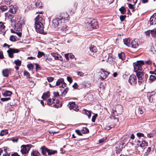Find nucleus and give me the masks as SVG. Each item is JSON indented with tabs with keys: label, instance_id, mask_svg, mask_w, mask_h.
<instances>
[{
	"label": "nucleus",
	"instance_id": "16",
	"mask_svg": "<svg viewBox=\"0 0 156 156\" xmlns=\"http://www.w3.org/2000/svg\"><path fill=\"white\" fill-rule=\"evenodd\" d=\"M51 55L54 57L55 59L59 60L61 61H62L63 60L62 58L61 55L56 53H51Z\"/></svg>",
	"mask_w": 156,
	"mask_h": 156
},
{
	"label": "nucleus",
	"instance_id": "58",
	"mask_svg": "<svg viewBox=\"0 0 156 156\" xmlns=\"http://www.w3.org/2000/svg\"><path fill=\"white\" fill-rule=\"evenodd\" d=\"M145 33L146 36H149L150 33L151 34V30H149L145 32Z\"/></svg>",
	"mask_w": 156,
	"mask_h": 156
},
{
	"label": "nucleus",
	"instance_id": "13",
	"mask_svg": "<svg viewBox=\"0 0 156 156\" xmlns=\"http://www.w3.org/2000/svg\"><path fill=\"white\" fill-rule=\"evenodd\" d=\"M69 108L70 109H73L74 110L77 111L79 109L77 105L74 102H70L69 103Z\"/></svg>",
	"mask_w": 156,
	"mask_h": 156
},
{
	"label": "nucleus",
	"instance_id": "12",
	"mask_svg": "<svg viewBox=\"0 0 156 156\" xmlns=\"http://www.w3.org/2000/svg\"><path fill=\"white\" fill-rule=\"evenodd\" d=\"M64 23H62L61 25V30L63 33L65 32L66 34L69 33V31L68 30L69 28Z\"/></svg>",
	"mask_w": 156,
	"mask_h": 156
},
{
	"label": "nucleus",
	"instance_id": "60",
	"mask_svg": "<svg viewBox=\"0 0 156 156\" xmlns=\"http://www.w3.org/2000/svg\"><path fill=\"white\" fill-rule=\"evenodd\" d=\"M147 136L149 138H151L152 137H153V134L151 133H148L147 134Z\"/></svg>",
	"mask_w": 156,
	"mask_h": 156
},
{
	"label": "nucleus",
	"instance_id": "64",
	"mask_svg": "<svg viewBox=\"0 0 156 156\" xmlns=\"http://www.w3.org/2000/svg\"><path fill=\"white\" fill-rule=\"evenodd\" d=\"M12 156H20V155L17 153H14L11 155Z\"/></svg>",
	"mask_w": 156,
	"mask_h": 156
},
{
	"label": "nucleus",
	"instance_id": "27",
	"mask_svg": "<svg viewBox=\"0 0 156 156\" xmlns=\"http://www.w3.org/2000/svg\"><path fill=\"white\" fill-rule=\"evenodd\" d=\"M155 72L156 73L154 75H151L150 76L149 80L151 81H153L156 79V69L155 70Z\"/></svg>",
	"mask_w": 156,
	"mask_h": 156
},
{
	"label": "nucleus",
	"instance_id": "45",
	"mask_svg": "<svg viewBox=\"0 0 156 156\" xmlns=\"http://www.w3.org/2000/svg\"><path fill=\"white\" fill-rule=\"evenodd\" d=\"M145 111V110L143 107L139 108V111L140 113L141 114L144 113Z\"/></svg>",
	"mask_w": 156,
	"mask_h": 156
},
{
	"label": "nucleus",
	"instance_id": "57",
	"mask_svg": "<svg viewBox=\"0 0 156 156\" xmlns=\"http://www.w3.org/2000/svg\"><path fill=\"white\" fill-rule=\"evenodd\" d=\"M77 75L80 76H83L84 73L82 72H78L77 73Z\"/></svg>",
	"mask_w": 156,
	"mask_h": 156
},
{
	"label": "nucleus",
	"instance_id": "55",
	"mask_svg": "<svg viewBox=\"0 0 156 156\" xmlns=\"http://www.w3.org/2000/svg\"><path fill=\"white\" fill-rule=\"evenodd\" d=\"M75 132L76 133L79 135H82V133L81 131L78 129L76 130Z\"/></svg>",
	"mask_w": 156,
	"mask_h": 156
},
{
	"label": "nucleus",
	"instance_id": "40",
	"mask_svg": "<svg viewBox=\"0 0 156 156\" xmlns=\"http://www.w3.org/2000/svg\"><path fill=\"white\" fill-rule=\"evenodd\" d=\"M48 92L47 93H44L42 96V98L44 100H46L48 97Z\"/></svg>",
	"mask_w": 156,
	"mask_h": 156
},
{
	"label": "nucleus",
	"instance_id": "43",
	"mask_svg": "<svg viewBox=\"0 0 156 156\" xmlns=\"http://www.w3.org/2000/svg\"><path fill=\"white\" fill-rule=\"evenodd\" d=\"M57 153L56 150H54L51 149H49V156L51 155L52 154H54Z\"/></svg>",
	"mask_w": 156,
	"mask_h": 156
},
{
	"label": "nucleus",
	"instance_id": "21",
	"mask_svg": "<svg viewBox=\"0 0 156 156\" xmlns=\"http://www.w3.org/2000/svg\"><path fill=\"white\" fill-rule=\"evenodd\" d=\"M42 3L40 0H37L36 2L35 6L33 7V8L36 7L40 8L42 7ZM32 8V7H31Z\"/></svg>",
	"mask_w": 156,
	"mask_h": 156
},
{
	"label": "nucleus",
	"instance_id": "42",
	"mask_svg": "<svg viewBox=\"0 0 156 156\" xmlns=\"http://www.w3.org/2000/svg\"><path fill=\"white\" fill-rule=\"evenodd\" d=\"M43 55L45 56V54L43 52L38 51L37 56L38 58L41 57Z\"/></svg>",
	"mask_w": 156,
	"mask_h": 156
},
{
	"label": "nucleus",
	"instance_id": "53",
	"mask_svg": "<svg viewBox=\"0 0 156 156\" xmlns=\"http://www.w3.org/2000/svg\"><path fill=\"white\" fill-rule=\"evenodd\" d=\"M136 135L139 137H140L141 136L144 137V134L141 133H137Z\"/></svg>",
	"mask_w": 156,
	"mask_h": 156
},
{
	"label": "nucleus",
	"instance_id": "7",
	"mask_svg": "<svg viewBox=\"0 0 156 156\" xmlns=\"http://www.w3.org/2000/svg\"><path fill=\"white\" fill-rule=\"evenodd\" d=\"M31 147L30 145H23L21 147V152L23 154H26L28 153Z\"/></svg>",
	"mask_w": 156,
	"mask_h": 156
},
{
	"label": "nucleus",
	"instance_id": "22",
	"mask_svg": "<svg viewBox=\"0 0 156 156\" xmlns=\"http://www.w3.org/2000/svg\"><path fill=\"white\" fill-rule=\"evenodd\" d=\"M130 40L129 38L124 39L123 40L124 43L126 46L130 47Z\"/></svg>",
	"mask_w": 156,
	"mask_h": 156
},
{
	"label": "nucleus",
	"instance_id": "28",
	"mask_svg": "<svg viewBox=\"0 0 156 156\" xmlns=\"http://www.w3.org/2000/svg\"><path fill=\"white\" fill-rule=\"evenodd\" d=\"M111 113L112 115H114L117 116L119 115V114H120V113H118L116 111V108H113L112 109Z\"/></svg>",
	"mask_w": 156,
	"mask_h": 156
},
{
	"label": "nucleus",
	"instance_id": "44",
	"mask_svg": "<svg viewBox=\"0 0 156 156\" xmlns=\"http://www.w3.org/2000/svg\"><path fill=\"white\" fill-rule=\"evenodd\" d=\"M69 89L68 88H66L65 89L63 90V91L62 92V96H65L67 93Z\"/></svg>",
	"mask_w": 156,
	"mask_h": 156
},
{
	"label": "nucleus",
	"instance_id": "31",
	"mask_svg": "<svg viewBox=\"0 0 156 156\" xmlns=\"http://www.w3.org/2000/svg\"><path fill=\"white\" fill-rule=\"evenodd\" d=\"M8 9V7L6 5H2L0 6V11H5Z\"/></svg>",
	"mask_w": 156,
	"mask_h": 156
},
{
	"label": "nucleus",
	"instance_id": "61",
	"mask_svg": "<svg viewBox=\"0 0 156 156\" xmlns=\"http://www.w3.org/2000/svg\"><path fill=\"white\" fill-rule=\"evenodd\" d=\"M4 58L3 53L2 51H0V58L2 59Z\"/></svg>",
	"mask_w": 156,
	"mask_h": 156
},
{
	"label": "nucleus",
	"instance_id": "38",
	"mask_svg": "<svg viewBox=\"0 0 156 156\" xmlns=\"http://www.w3.org/2000/svg\"><path fill=\"white\" fill-rule=\"evenodd\" d=\"M119 11H120L121 13L122 14H124L126 12V10L125 7L123 6L122 7L119 9Z\"/></svg>",
	"mask_w": 156,
	"mask_h": 156
},
{
	"label": "nucleus",
	"instance_id": "25",
	"mask_svg": "<svg viewBox=\"0 0 156 156\" xmlns=\"http://www.w3.org/2000/svg\"><path fill=\"white\" fill-rule=\"evenodd\" d=\"M90 50L91 52L95 53L97 51V49L95 46L91 45L90 46Z\"/></svg>",
	"mask_w": 156,
	"mask_h": 156
},
{
	"label": "nucleus",
	"instance_id": "36",
	"mask_svg": "<svg viewBox=\"0 0 156 156\" xmlns=\"http://www.w3.org/2000/svg\"><path fill=\"white\" fill-rule=\"evenodd\" d=\"M8 133V130L7 129L2 130L0 133L1 136H3L4 135L7 134Z\"/></svg>",
	"mask_w": 156,
	"mask_h": 156
},
{
	"label": "nucleus",
	"instance_id": "51",
	"mask_svg": "<svg viewBox=\"0 0 156 156\" xmlns=\"http://www.w3.org/2000/svg\"><path fill=\"white\" fill-rule=\"evenodd\" d=\"M10 99V98H2L1 99V101H8Z\"/></svg>",
	"mask_w": 156,
	"mask_h": 156
},
{
	"label": "nucleus",
	"instance_id": "26",
	"mask_svg": "<svg viewBox=\"0 0 156 156\" xmlns=\"http://www.w3.org/2000/svg\"><path fill=\"white\" fill-rule=\"evenodd\" d=\"M83 113H85L88 116V118H90L91 116V111H88L86 109H84L83 110Z\"/></svg>",
	"mask_w": 156,
	"mask_h": 156
},
{
	"label": "nucleus",
	"instance_id": "52",
	"mask_svg": "<svg viewBox=\"0 0 156 156\" xmlns=\"http://www.w3.org/2000/svg\"><path fill=\"white\" fill-rule=\"evenodd\" d=\"M126 17V15H121L120 16V20L121 22L123 21Z\"/></svg>",
	"mask_w": 156,
	"mask_h": 156
},
{
	"label": "nucleus",
	"instance_id": "54",
	"mask_svg": "<svg viewBox=\"0 0 156 156\" xmlns=\"http://www.w3.org/2000/svg\"><path fill=\"white\" fill-rule=\"evenodd\" d=\"M148 99L149 100V102H152L153 101V98L152 96H150L149 97V96H147Z\"/></svg>",
	"mask_w": 156,
	"mask_h": 156
},
{
	"label": "nucleus",
	"instance_id": "48",
	"mask_svg": "<svg viewBox=\"0 0 156 156\" xmlns=\"http://www.w3.org/2000/svg\"><path fill=\"white\" fill-rule=\"evenodd\" d=\"M98 115L97 114H95L94 116H93L92 117V121L93 122H95L96 119V117H97Z\"/></svg>",
	"mask_w": 156,
	"mask_h": 156
},
{
	"label": "nucleus",
	"instance_id": "50",
	"mask_svg": "<svg viewBox=\"0 0 156 156\" xmlns=\"http://www.w3.org/2000/svg\"><path fill=\"white\" fill-rule=\"evenodd\" d=\"M12 1V0H2L5 3L8 5Z\"/></svg>",
	"mask_w": 156,
	"mask_h": 156
},
{
	"label": "nucleus",
	"instance_id": "2",
	"mask_svg": "<svg viewBox=\"0 0 156 156\" xmlns=\"http://www.w3.org/2000/svg\"><path fill=\"white\" fill-rule=\"evenodd\" d=\"M144 64L145 62L143 60L137 61L133 63L134 71L136 73L139 83H142L144 79V70L142 66Z\"/></svg>",
	"mask_w": 156,
	"mask_h": 156
},
{
	"label": "nucleus",
	"instance_id": "56",
	"mask_svg": "<svg viewBox=\"0 0 156 156\" xmlns=\"http://www.w3.org/2000/svg\"><path fill=\"white\" fill-rule=\"evenodd\" d=\"M53 94L54 97H58L59 95V93L58 92H55L53 93Z\"/></svg>",
	"mask_w": 156,
	"mask_h": 156
},
{
	"label": "nucleus",
	"instance_id": "17",
	"mask_svg": "<svg viewBox=\"0 0 156 156\" xmlns=\"http://www.w3.org/2000/svg\"><path fill=\"white\" fill-rule=\"evenodd\" d=\"M11 70L9 69H5L2 71L3 76L5 77H8L11 73Z\"/></svg>",
	"mask_w": 156,
	"mask_h": 156
},
{
	"label": "nucleus",
	"instance_id": "6",
	"mask_svg": "<svg viewBox=\"0 0 156 156\" xmlns=\"http://www.w3.org/2000/svg\"><path fill=\"white\" fill-rule=\"evenodd\" d=\"M66 84L64 82V80L62 78H61L58 79L56 83L55 82L52 85L49 83V87H53L56 86H59L60 87L63 88L66 87Z\"/></svg>",
	"mask_w": 156,
	"mask_h": 156
},
{
	"label": "nucleus",
	"instance_id": "8",
	"mask_svg": "<svg viewBox=\"0 0 156 156\" xmlns=\"http://www.w3.org/2000/svg\"><path fill=\"white\" fill-rule=\"evenodd\" d=\"M109 73L105 71L104 69H101V72H100L99 78L101 80H104L109 75Z\"/></svg>",
	"mask_w": 156,
	"mask_h": 156
},
{
	"label": "nucleus",
	"instance_id": "23",
	"mask_svg": "<svg viewBox=\"0 0 156 156\" xmlns=\"http://www.w3.org/2000/svg\"><path fill=\"white\" fill-rule=\"evenodd\" d=\"M118 56L119 59L122 60H123L125 59V54L124 52H121L120 53H119Z\"/></svg>",
	"mask_w": 156,
	"mask_h": 156
},
{
	"label": "nucleus",
	"instance_id": "59",
	"mask_svg": "<svg viewBox=\"0 0 156 156\" xmlns=\"http://www.w3.org/2000/svg\"><path fill=\"white\" fill-rule=\"evenodd\" d=\"M67 80L70 83H71L72 82V78H71V77H70L68 76L67 78Z\"/></svg>",
	"mask_w": 156,
	"mask_h": 156
},
{
	"label": "nucleus",
	"instance_id": "10",
	"mask_svg": "<svg viewBox=\"0 0 156 156\" xmlns=\"http://www.w3.org/2000/svg\"><path fill=\"white\" fill-rule=\"evenodd\" d=\"M19 51L17 49L10 48L7 51L9 56V57L12 58L13 57V54L14 53H17L19 52Z\"/></svg>",
	"mask_w": 156,
	"mask_h": 156
},
{
	"label": "nucleus",
	"instance_id": "3",
	"mask_svg": "<svg viewBox=\"0 0 156 156\" xmlns=\"http://www.w3.org/2000/svg\"><path fill=\"white\" fill-rule=\"evenodd\" d=\"M44 21L42 16L38 15L35 19L34 27L37 32L45 34L46 33L44 31L43 25Z\"/></svg>",
	"mask_w": 156,
	"mask_h": 156
},
{
	"label": "nucleus",
	"instance_id": "24",
	"mask_svg": "<svg viewBox=\"0 0 156 156\" xmlns=\"http://www.w3.org/2000/svg\"><path fill=\"white\" fill-rule=\"evenodd\" d=\"M113 55L111 54H109L108 55V58L106 60L107 62H111L113 61Z\"/></svg>",
	"mask_w": 156,
	"mask_h": 156
},
{
	"label": "nucleus",
	"instance_id": "63",
	"mask_svg": "<svg viewBox=\"0 0 156 156\" xmlns=\"http://www.w3.org/2000/svg\"><path fill=\"white\" fill-rule=\"evenodd\" d=\"M18 138H13L12 139V141L13 142H17L18 141Z\"/></svg>",
	"mask_w": 156,
	"mask_h": 156
},
{
	"label": "nucleus",
	"instance_id": "32",
	"mask_svg": "<svg viewBox=\"0 0 156 156\" xmlns=\"http://www.w3.org/2000/svg\"><path fill=\"white\" fill-rule=\"evenodd\" d=\"M9 39L11 41H15L17 40V38L16 36L12 35L10 37Z\"/></svg>",
	"mask_w": 156,
	"mask_h": 156
},
{
	"label": "nucleus",
	"instance_id": "49",
	"mask_svg": "<svg viewBox=\"0 0 156 156\" xmlns=\"http://www.w3.org/2000/svg\"><path fill=\"white\" fill-rule=\"evenodd\" d=\"M144 62H145V63L148 65H151L152 64V63L151 60H148L147 61H146Z\"/></svg>",
	"mask_w": 156,
	"mask_h": 156
},
{
	"label": "nucleus",
	"instance_id": "14",
	"mask_svg": "<svg viewBox=\"0 0 156 156\" xmlns=\"http://www.w3.org/2000/svg\"><path fill=\"white\" fill-rule=\"evenodd\" d=\"M130 44V47L134 48H137L139 46L138 40L137 39H134L132 41Z\"/></svg>",
	"mask_w": 156,
	"mask_h": 156
},
{
	"label": "nucleus",
	"instance_id": "20",
	"mask_svg": "<svg viewBox=\"0 0 156 156\" xmlns=\"http://www.w3.org/2000/svg\"><path fill=\"white\" fill-rule=\"evenodd\" d=\"M49 105H52V106L55 107L56 108H58V105H56L55 103V102H54V101H55L54 99L52 98L51 99L49 98Z\"/></svg>",
	"mask_w": 156,
	"mask_h": 156
},
{
	"label": "nucleus",
	"instance_id": "39",
	"mask_svg": "<svg viewBox=\"0 0 156 156\" xmlns=\"http://www.w3.org/2000/svg\"><path fill=\"white\" fill-rule=\"evenodd\" d=\"M9 11L12 13H15L16 12L15 8L13 6H11Z\"/></svg>",
	"mask_w": 156,
	"mask_h": 156
},
{
	"label": "nucleus",
	"instance_id": "19",
	"mask_svg": "<svg viewBox=\"0 0 156 156\" xmlns=\"http://www.w3.org/2000/svg\"><path fill=\"white\" fill-rule=\"evenodd\" d=\"M41 150L42 153L44 155H46L47 153H48L49 154V151L47 148L44 146L41 147Z\"/></svg>",
	"mask_w": 156,
	"mask_h": 156
},
{
	"label": "nucleus",
	"instance_id": "34",
	"mask_svg": "<svg viewBox=\"0 0 156 156\" xmlns=\"http://www.w3.org/2000/svg\"><path fill=\"white\" fill-rule=\"evenodd\" d=\"M151 35L153 37H156V28L151 30Z\"/></svg>",
	"mask_w": 156,
	"mask_h": 156
},
{
	"label": "nucleus",
	"instance_id": "9",
	"mask_svg": "<svg viewBox=\"0 0 156 156\" xmlns=\"http://www.w3.org/2000/svg\"><path fill=\"white\" fill-rule=\"evenodd\" d=\"M136 79V76L135 75L132 74L130 76L128 82L131 84L134 85L137 83Z\"/></svg>",
	"mask_w": 156,
	"mask_h": 156
},
{
	"label": "nucleus",
	"instance_id": "15",
	"mask_svg": "<svg viewBox=\"0 0 156 156\" xmlns=\"http://www.w3.org/2000/svg\"><path fill=\"white\" fill-rule=\"evenodd\" d=\"M149 23L150 25H154L156 24V13H154L151 17Z\"/></svg>",
	"mask_w": 156,
	"mask_h": 156
},
{
	"label": "nucleus",
	"instance_id": "1",
	"mask_svg": "<svg viewBox=\"0 0 156 156\" xmlns=\"http://www.w3.org/2000/svg\"><path fill=\"white\" fill-rule=\"evenodd\" d=\"M11 21L14 25V32L19 37L22 35L21 31L22 26L25 24V19L21 16H16L13 17Z\"/></svg>",
	"mask_w": 156,
	"mask_h": 156
},
{
	"label": "nucleus",
	"instance_id": "62",
	"mask_svg": "<svg viewBox=\"0 0 156 156\" xmlns=\"http://www.w3.org/2000/svg\"><path fill=\"white\" fill-rule=\"evenodd\" d=\"M128 6H129V8L131 9H134L133 5L132 4H129Z\"/></svg>",
	"mask_w": 156,
	"mask_h": 156
},
{
	"label": "nucleus",
	"instance_id": "29",
	"mask_svg": "<svg viewBox=\"0 0 156 156\" xmlns=\"http://www.w3.org/2000/svg\"><path fill=\"white\" fill-rule=\"evenodd\" d=\"M12 94L11 92L9 91H7L5 92L2 94V95L4 97L10 96Z\"/></svg>",
	"mask_w": 156,
	"mask_h": 156
},
{
	"label": "nucleus",
	"instance_id": "47",
	"mask_svg": "<svg viewBox=\"0 0 156 156\" xmlns=\"http://www.w3.org/2000/svg\"><path fill=\"white\" fill-rule=\"evenodd\" d=\"M23 74L25 76H26L28 78L30 77V73L27 71L25 70L23 72Z\"/></svg>",
	"mask_w": 156,
	"mask_h": 156
},
{
	"label": "nucleus",
	"instance_id": "5",
	"mask_svg": "<svg viewBox=\"0 0 156 156\" xmlns=\"http://www.w3.org/2000/svg\"><path fill=\"white\" fill-rule=\"evenodd\" d=\"M89 21L86 23L84 25L85 27L89 30L93 29H97L99 27L98 22L95 20L91 18L88 19Z\"/></svg>",
	"mask_w": 156,
	"mask_h": 156
},
{
	"label": "nucleus",
	"instance_id": "37",
	"mask_svg": "<svg viewBox=\"0 0 156 156\" xmlns=\"http://www.w3.org/2000/svg\"><path fill=\"white\" fill-rule=\"evenodd\" d=\"M113 115H112L110 116L109 118L112 120H114L115 122H118L119 121V119L116 118Z\"/></svg>",
	"mask_w": 156,
	"mask_h": 156
},
{
	"label": "nucleus",
	"instance_id": "30",
	"mask_svg": "<svg viewBox=\"0 0 156 156\" xmlns=\"http://www.w3.org/2000/svg\"><path fill=\"white\" fill-rule=\"evenodd\" d=\"M31 156H39L40 153L37 151H33L31 152Z\"/></svg>",
	"mask_w": 156,
	"mask_h": 156
},
{
	"label": "nucleus",
	"instance_id": "33",
	"mask_svg": "<svg viewBox=\"0 0 156 156\" xmlns=\"http://www.w3.org/2000/svg\"><path fill=\"white\" fill-rule=\"evenodd\" d=\"M89 130L88 128L86 127H83L81 130V132L82 133H88Z\"/></svg>",
	"mask_w": 156,
	"mask_h": 156
},
{
	"label": "nucleus",
	"instance_id": "35",
	"mask_svg": "<svg viewBox=\"0 0 156 156\" xmlns=\"http://www.w3.org/2000/svg\"><path fill=\"white\" fill-rule=\"evenodd\" d=\"M14 63L16 64V66H20L21 65V61L20 60L17 59L15 60Z\"/></svg>",
	"mask_w": 156,
	"mask_h": 156
},
{
	"label": "nucleus",
	"instance_id": "11",
	"mask_svg": "<svg viewBox=\"0 0 156 156\" xmlns=\"http://www.w3.org/2000/svg\"><path fill=\"white\" fill-rule=\"evenodd\" d=\"M136 143H137V145L141 147H143L145 146H147L148 145V143L145 141L142 140L140 138H139L138 140H136Z\"/></svg>",
	"mask_w": 156,
	"mask_h": 156
},
{
	"label": "nucleus",
	"instance_id": "4",
	"mask_svg": "<svg viewBox=\"0 0 156 156\" xmlns=\"http://www.w3.org/2000/svg\"><path fill=\"white\" fill-rule=\"evenodd\" d=\"M69 16L67 14L64 16H59L54 19L52 20V26L56 29L58 28L59 26L62 23L67 22L69 19Z\"/></svg>",
	"mask_w": 156,
	"mask_h": 156
},
{
	"label": "nucleus",
	"instance_id": "46",
	"mask_svg": "<svg viewBox=\"0 0 156 156\" xmlns=\"http://www.w3.org/2000/svg\"><path fill=\"white\" fill-rule=\"evenodd\" d=\"M27 66L29 70H33L34 69V66L32 64H28Z\"/></svg>",
	"mask_w": 156,
	"mask_h": 156
},
{
	"label": "nucleus",
	"instance_id": "41",
	"mask_svg": "<svg viewBox=\"0 0 156 156\" xmlns=\"http://www.w3.org/2000/svg\"><path fill=\"white\" fill-rule=\"evenodd\" d=\"M5 28V26L4 23L2 22H0V30H4Z\"/></svg>",
	"mask_w": 156,
	"mask_h": 156
},
{
	"label": "nucleus",
	"instance_id": "18",
	"mask_svg": "<svg viewBox=\"0 0 156 156\" xmlns=\"http://www.w3.org/2000/svg\"><path fill=\"white\" fill-rule=\"evenodd\" d=\"M65 57L67 60L69 61V57L70 58L72 59L75 58V56L72 53H69L66 54H65Z\"/></svg>",
	"mask_w": 156,
	"mask_h": 156
}]
</instances>
